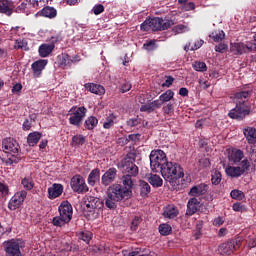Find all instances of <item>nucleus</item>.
<instances>
[{
    "instance_id": "f257e3e1",
    "label": "nucleus",
    "mask_w": 256,
    "mask_h": 256,
    "mask_svg": "<svg viewBox=\"0 0 256 256\" xmlns=\"http://www.w3.org/2000/svg\"><path fill=\"white\" fill-rule=\"evenodd\" d=\"M132 188H133V180L130 179L129 176H123L122 185L112 184L107 189V194H109L110 197L114 198V200L123 201V199H129V197H131Z\"/></svg>"
},
{
    "instance_id": "f03ea898",
    "label": "nucleus",
    "mask_w": 256,
    "mask_h": 256,
    "mask_svg": "<svg viewBox=\"0 0 256 256\" xmlns=\"http://www.w3.org/2000/svg\"><path fill=\"white\" fill-rule=\"evenodd\" d=\"M164 181L175 187L177 185V179H183L185 177V173L183 172V168L181 165L175 162H166L159 170Z\"/></svg>"
},
{
    "instance_id": "7ed1b4c3",
    "label": "nucleus",
    "mask_w": 256,
    "mask_h": 256,
    "mask_svg": "<svg viewBox=\"0 0 256 256\" xmlns=\"http://www.w3.org/2000/svg\"><path fill=\"white\" fill-rule=\"evenodd\" d=\"M248 97L249 91L237 92L235 94L234 99L236 102V107L230 110V112L228 113L231 119H237L238 121H241L245 119L246 115H249V113H251L249 106L245 104V101H247Z\"/></svg>"
},
{
    "instance_id": "20e7f679",
    "label": "nucleus",
    "mask_w": 256,
    "mask_h": 256,
    "mask_svg": "<svg viewBox=\"0 0 256 256\" xmlns=\"http://www.w3.org/2000/svg\"><path fill=\"white\" fill-rule=\"evenodd\" d=\"M175 21L163 20L162 18H150L145 20L140 28L142 31H165L169 27H173Z\"/></svg>"
},
{
    "instance_id": "39448f33",
    "label": "nucleus",
    "mask_w": 256,
    "mask_h": 256,
    "mask_svg": "<svg viewBox=\"0 0 256 256\" xmlns=\"http://www.w3.org/2000/svg\"><path fill=\"white\" fill-rule=\"evenodd\" d=\"M135 153H129L126 157L121 161V169L124 177H137L139 175V167L135 164L136 159Z\"/></svg>"
},
{
    "instance_id": "423d86ee",
    "label": "nucleus",
    "mask_w": 256,
    "mask_h": 256,
    "mask_svg": "<svg viewBox=\"0 0 256 256\" xmlns=\"http://www.w3.org/2000/svg\"><path fill=\"white\" fill-rule=\"evenodd\" d=\"M167 154L163 150H152L150 153V167L153 173H159V170L167 163Z\"/></svg>"
},
{
    "instance_id": "0eeeda50",
    "label": "nucleus",
    "mask_w": 256,
    "mask_h": 256,
    "mask_svg": "<svg viewBox=\"0 0 256 256\" xmlns=\"http://www.w3.org/2000/svg\"><path fill=\"white\" fill-rule=\"evenodd\" d=\"M243 243V238L238 237L234 240H229L228 242L222 243L218 248V253L220 255H231V253H235L241 244Z\"/></svg>"
},
{
    "instance_id": "6e6552de",
    "label": "nucleus",
    "mask_w": 256,
    "mask_h": 256,
    "mask_svg": "<svg viewBox=\"0 0 256 256\" xmlns=\"http://www.w3.org/2000/svg\"><path fill=\"white\" fill-rule=\"evenodd\" d=\"M6 256H23L21 254V241L11 239L4 243Z\"/></svg>"
},
{
    "instance_id": "1a4fd4ad",
    "label": "nucleus",
    "mask_w": 256,
    "mask_h": 256,
    "mask_svg": "<svg viewBox=\"0 0 256 256\" xmlns=\"http://www.w3.org/2000/svg\"><path fill=\"white\" fill-rule=\"evenodd\" d=\"M71 189L75 193H87L89 191V187L87 186V183H85V179L81 175H75L72 177L71 182Z\"/></svg>"
},
{
    "instance_id": "9d476101",
    "label": "nucleus",
    "mask_w": 256,
    "mask_h": 256,
    "mask_svg": "<svg viewBox=\"0 0 256 256\" xmlns=\"http://www.w3.org/2000/svg\"><path fill=\"white\" fill-rule=\"evenodd\" d=\"M25 199H27V191L21 190L16 192L9 200L8 209H10V211H16V209H19V207L23 205Z\"/></svg>"
},
{
    "instance_id": "9b49d317",
    "label": "nucleus",
    "mask_w": 256,
    "mask_h": 256,
    "mask_svg": "<svg viewBox=\"0 0 256 256\" xmlns=\"http://www.w3.org/2000/svg\"><path fill=\"white\" fill-rule=\"evenodd\" d=\"M60 217L70 222L73 219V206L68 201H63L58 208Z\"/></svg>"
},
{
    "instance_id": "f8f14e48",
    "label": "nucleus",
    "mask_w": 256,
    "mask_h": 256,
    "mask_svg": "<svg viewBox=\"0 0 256 256\" xmlns=\"http://www.w3.org/2000/svg\"><path fill=\"white\" fill-rule=\"evenodd\" d=\"M2 149H4V153L17 155L19 153V143L13 138H6L2 142Z\"/></svg>"
},
{
    "instance_id": "ddd939ff",
    "label": "nucleus",
    "mask_w": 256,
    "mask_h": 256,
    "mask_svg": "<svg viewBox=\"0 0 256 256\" xmlns=\"http://www.w3.org/2000/svg\"><path fill=\"white\" fill-rule=\"evenodd\" d=\"M86 113V107L77 108V110L72 114V117L69 118L70 124L76 126L81 125V121H83V118L85 117Z\"/></svg>"
},
{
    "instance_id": "4468645a",
    "label": "nucleus",
    "mask_w": 256,
    "mask_h": 256,
    "mask_svg": "<svg viewBox=\"0 0 256 256\" xmlns=\"http://www.w3.org/2000/svg\"><path fill=\"white\" fill-rule=\"evenodd\" d=\"M85 206L87 207L88 211H93L95 209H102L103 207V200L95 197V196H88L85 200Z\"/></svg>"
},
{
    "instance_id": "2eb2a0df",
    "label": "nucleus",
    "mask_w": 256,
    "mask_h": 256,
    "mask_svg": "<svg viewBox=\"0 0 256 256\" xmlns=\"http://www.w3.org/2000/svg\"><path fill=\"white\" fill-rule=\"evenodd\" d=\"M47 60H37L36 62H34L31 65L32 71H33V76L34 77H41V73H43V69H45V67H47Z\"/></svg>"
},
{
    "instance_id": "dca6fc26",
    "label": "nucleus",
    "mask_w": 256,
    "mask_h": 256,
    "mask_svg": "<svg viewBox=\"0 0 256 256\" xmlns=\"http://www.w3.org/2000/svg\"><path fill=\"white\" fill-rule=\"evenodd\" d=\"M115 177H117V169H108L102 176V184L105 185V187L111 185V183L115 181Z\"/></svg>"
},
{
    "instance_id": "f3484780",
    "label": "nucleus",
    "mask_w": 256,
    "mask_h": 256,
    "mask_svg": "<svg viewBox=\"0 0 256 256\" xmlns=\"http://www.w3.org/2000/svg\"><path fill=\"white\" fill-rule=\"evenodd\" d=\"M13 9H15V6L11 0H0V13L11 17Z\"/></svg>"
},
{
    "instance_id": "a211bd4d",
    "label": "nucleus",
    "mask_w": 256,
    "mask_h": 256,
    "mask_svg": "<svg viewBox=\"0 0 256 256\" xmlns=\"http://www.w3.org/2000/svg\"><path fill=\"white\" fill-rule=\"evenodd\" d=\"M199 207H201L199 200H197V198H191L187 203L186 215L189 217H191V215H195L199 210Z\"/></svg>"
},
{
    "instance_id": "6ab92c4d",
    "label": "nucleus",
    "mask_w": 256,
    "mask_h": 256,
    "mask_svg": "<svg viewBox=\"0 0 256 256\" xmlns=\"http://www.w3.org/2000/svg\"><path fill=\"white\" fill-rule=\"evenodd\" d=\"M243 135L246 137V141L249 145L256 144V128L246 127L243 129Z\"/></svg>"
},
{
    "instance_id": "aec40b11",
    "label": "nucleus",
    "mask_w": 256,
    "mask_h": 256,
    "mask_svg": "<svg viewBox=\"0 0 256 256\" xmlns=\"http://www.w3.org/2000/svg\"><path fill=\"white\" fill-rule=\"evenodd\" d=\"M207 191H209V186L207 184H199V185L193 186L190 189V195H192V197H199L201 195H205Z\"/></svg>"
},
{
    "instance_id": "412c9836",
    "label": "nucleus",
    "mask_w": 256,
    "mask_h": 256,
    "mask_svg": "<svg viewBox=\"0 0 256 256\" xmlns=\"http://www.w3.org/2000/svg\"><path fill=\"white\" fill-rule=\"evenodd\" d=\"M55 50V46L53 44L44 43L39 46L38 52L40 57H49L53 51Z\"/></svg>"
},
{
    "instance_id": "4be33fe9",
    "label": "nucleus",
    "mask_w": 256,
    "mask_h": 256,
    "mask_svg": "<svg viewBox=\"0 0 256 256\" xmlns=\"http://www.w3.org/2000/svg\"><path fill=\"white\" fill-rule=\"evenodd\" d=\"M63 193V185L53 184L52 187L48 189L49 199H57Z\"/></svg>"
},
{
    "instance_id": "5701e85b",
    "label": "nucleus",
    "mask_w": 256,
    "mask_h": 256,
    "mask_svg": "<svg viewBox=\"0 0 256 256\" xmlns=\"http://www.w3.org/2000/svg\"><path fill=\"white\" fill-rule=\"evenodd\" d=\"M245 154L240 149H232L228 154V159L232 163H240Z\"/></svg>"
},
{
    "instance_id": "b1692460",
    "label": "nucleus",
    "mask_w": 256,
    "mask_h": 256,
    "mask_svg": "<svg viewBox=\"0 0 256 256\" xmlns=\"http://www.w3.org/2000/svg\"><path fill=\"white\" fill-rule=\"evenodd\" d=\"M85 88L94 93V95H105V87L99 84L89 83L85 85Z\"/></svg>"
},
{
    "instance_id": "393cba45",
    "label": "nucleus",
    "mask_w": 256,
    "mask_h": 256,
    "mask_svg": "<svg viewBox=\"0 0 256 256\" xmlns=\"http://www.w3.org/2000/svg\"><path fill=\"white\" fill-rule=\"evenodd\" d=\"M247 49H249V47L243 43H234L230 46V51L233 53V55H243Z\"/></svg>"
},
{
    "instance_id": "a878e982",
    "label": "nucleus",
    "mask_w": 256,
    "mask_h": 256,
    "mask_svg": "<svg viewBox=\"0 0 256 256\" xmlns=\"http://www.w3.org/2000/svg\"><path fill=\"white\" fill-rule=\"evenodd\" d=\"M163 215L167 219H175L179 215V210L175 206L169 205L164 209Z\"/></svg>"
},
{
    "instance_id": "bb28decb",
    "label": "nucleus",
    "mask_w": 256,
    "mask_h": 256,
    "mask_svg": "<svg viewBox=\"0 0 256 256\" xmlns=\"http://www.w3.org/2000/svg\"><path fill=\"white\" fill-rule=\"evenodd\" d=\"M40 15L48 19H55L57 17V10L51 6H46L41 10Z\"/></svg>"
},
{
    "instance_id": "cd10ccee",
    "label": "nucleus",
    "mask_w": 256,
    "mask_h": 256,
    "mask_svg": "<svg viewBox=\"0 0 256 256\" xmlns=\"http://www.w3.org/2000/svg\"><path fill=\"white\" fill-rule=\"evenodd\" d=\"M148 181L152 187H163V178L157 174H150L148 177Z\"/></svg>"
},
{
    "instance_id": "c85d7f7f",
    "label": "nucleus",
    "mask_w": 256,
    "mask_h": 256,
    "mask_svg": "<svg viewBox=\"0 0 256 256\" xmlns=\"http://www.w3.org/2000/svg\"><path fill=\"white\" fill-rule=\"evenodd\" d=\"M225 171L229 177H241V175H243V170H241L239 166H229Z\"/></svg>"
},
{
    "instance_id": "c756f323",
    "label": "nucleus",
    "mask_w": 256,
    "mask_h": 256,
    "mask_svg": "<svg viewBox=\"0 0 256 256\" xmlns=\"http://www.w3.org/2000/svg\"><path fill=\"white\" fill-rule=\"evenodd\" d=\"M41 139V133L39 132H33L30 133L27 137V143L30 147H35L37 143H39V140Z\"/></svg>"
},
{
    "instance_id": "7c9ffc66",
    "label": "nucleus",
    "mask_w": 256,
    "mask_h": 256,
    "mask_svg": "<svg viewBox=\"0 0 256 256\" xmlns=\"http://www.w3.org/2000/svg\"><path fill=\"white\" fill-rule=\"evenodd\" d=\"M100 175L101 171H99L98 168L92 170L88 176V184H90L92 187L95 186V183L98 182Z\"/></svg>"
},
{
    "instance_id": "2f4dec72",
    "label": "nucleus",
    "mask_w": 256,
    "mask_h": 256,
    "mask_svg": "<svg viewBox=\"0 0 256 256\" xmlns=\"http://www.w3.org/2000/svg\"><path fill=\"white\" fill-rule=\"evenodd\" d=\"M192 68L198 73H205V71H207V64L203 61H194L192 63Z\"/></svg>"
},
{
    "instance_id": "473e14b6",
    "label": "nucleus",
    "mask_w": 256,
    "mask_h": 256,
    "mask_svg": "<svg viewBox=\"0 0 256 256\" xmlns=\"http://www.w3.org/2000/svg\"><path fill=\"white\" fill-rule=\"evenodd\" d=\"M173 97H175V92H173L172 90H167L159 96V100L163 105V103H169V101H171Z\"/></svg>"
},
{
    "instance_id": "72a5a7b5",
    "label": "nucleus",
    "mask_w": 256,
    "mask_h": 256,
    "mask_svg": "<svg viewBox=\"0 0 256 256\" xmlns=\"http://www.w3.org/2000/svg\"><path fill=\"white\" fill-rule=\"evenodd\" d=\"M210 39H213V41H215V43H219L220 41H223V39H225V32H223V30H217L212 32L209 35Z\"/></svg>"
},
{
    "instance_id": "f704fd0d",
    "label": "nucleus",
    "mask_w": 256,
    "mask_h": 256,
    "mask_svg": "<svg viewBox=\"0 0 256 256\" xmlns=\"http://www.w3.org/2000/svg\"><path fill=\"white\" fill-rule=\"evenodd\" d=\"M149 193H151V186L149 185V183L141 180L140 181V195L142 197H145V196L149 195Z\"/></svg>"
},
{
    "instance_id": "c9c22d12",
    "label": "nucleus",
    "mask_w": 256,
    "mask_h": 256,
    "mask_svg": "<svg viewBox=\"0 0 256 256\" xmlns=\"http://www.w3.org/2000/svg\"><path fill=\"white\" fill-rule=\"evenodd\" d=\"M117 203H119V200H115L111 197V194H107L105 205L108 209H117Z\"/></svg>"
},
{
    "instance_id": "e433bc0d",
    "label": "nucleus",
    "mask_w": 256,
    "mask_h": 256,
    "mask_svg": "<svg viewBox=\"0 0 256 256\" xmlns=\"http://www.w3.org/2000/svg\"><path fill=\"white\" fill-rule=\"evenodd\" d=\"M78 238L81 239V241H84V243H89V241L93 239V233L89 231H82L78 234Z\"/></svg>"
},
{
    "instance_id": "4c0bfd02",
    "label": "nucleus",
    "mask_w": 256,
    "mask_h": 256,
    "mask_svg": "<svg viewBox=\"0 0 256 256\" xmlns=\"http://www.w3.org/2000/svg\"><path fill=\"white\" fill-rule=\"evenodd\" d=\"M99 123V120H97L95 117H89L87 118V120L85 121V127L86 129H95V127H97V124Z\"/></svg>"
},
{
    "instance_id": "58836bf2",
    "label": "nucleus",
    "mask_w": 256,
    "mask_h": 256,
    "mask_svg": "<svg viewBox=\"0 0 256 256\" xmlns=\"http://www.w3.org/2000/svg\"><path fill=\"white\" fill-rule=\"evenodd\" d=\"M52 223L55 227H63V225H66V223H69V220H66L61 215H59L53 218Z\"/></svg>"
},
{
    "instance_id": "ea45409f",
    "label": "nucleus",
    "mask_w": 256,
    "mask_h": 256,
    "mask_svg": "<svg viewBox=\"0 0 256 256\" xmlns=\"http://www.w3.org/2000/svg\"><path fill=\"white\" fill-rule=\"evenodd\" d=\"M211 177V182L213 185H219V183H221V172L218 170H212Z\"/></svg>"
},
{
    "instance_id": "a19ab883",
    "label": "nucleus",
    "mask_w": 256,
    "mask_h": 256,
    "mask_svg": "<svg viewBox=\"0 0 256 256\" xmlns=\"http://www.w3.org/2000/svg\"><path fill=\"white\" fill-rule=\"evenodd\" d=\"M162 111H163L164 115H169L171 117V115H173V113H175V106L173 105V103L165 104L162 107Z\"/></svg>"
},
{
    "instance_id": "79ce46f5",
    "label": "nucleus",
    "mask_w": 256,
    "mask_h": 256,
    "mask_svg": "<svg viewBox=\"0 0 256 256\" xmlns=\"http://www.w3.org/2000/svg\"><path fill=\"white\" fill-rule=\"evenodd\" d=\"M21 183L24 189H26L27 191H31V189H33L34 183L31 177H25L24 179H22Z\"/></svg>"
},
{
    "instance_id": "37998d69",
    "label": "nucleus",
    "mask_w": 256,
    "mask_h": 256,
    "mask_svg": "<svg viewBox=\"0 0 256 256\" xmlns=\"http://www.w3.org/2000/svg\"><path fill=\"white\" fill-rule=\"evenodd\" d=\"M172 31L173 33H176V34L187 33V31H189V27L183 24H179L174 26Z\"/></svg>"
},
{
    "instance_id": "c03bdc74",
    "label": "nucleus",
    "mask_w": 256,
    "mask_h": 256,
    "mask_svg": "<svg viewBox=\"0 0 256 256\" xmlns=\"http://www.w3.org/2000/svg\"><path fill=\"white\" fill-rule=\"evenodd\" d=\"M230 195L232 199H237L238 201H243V199H245V194L240 190H232Z\"/></svg>"
},
{
    "instance_id": "a18cd8bd",
    "label": "nucleus",
    "mask_w": 256,
    "mask_h": 256,
    "mask_svg": "<svg viewBox=\"0 0 256 256\" xmlns=\"http://www.w3.org/2000/svg\"><path fill=\"white\" fill-rule=\"evenodd\" d=\"M115 125V116L110 115L103 124L104 129H111Z\"/></svg>"
},
{
    "instance_id": "49530a36",
    "label": "nucleus",
    "mask_w": 256,
    "mask_h": 256,
    "mask_svg": "<svg viewBox=\"0 0 256 256\" xmlns=\"http://www.w3.org/2000/svg\"><path fill=\"white\" fill-rule=\"evenodd\" d=\"M159 233L164 236L169 235V233H171V227L169 224H161L159 226Z\"/></svg>"
},
{
    "instance_id": "de8ad7c7",
    "label": "nucleus",
    "mask_w": 256,
    "mask_h": 256,
    "mask_svg": "<svg viewBox=\"0 0 256 256\" xmlns=\"http://www.w3.org/2000/svg\"><path fill=\"white\" fill-rule=\"evenodd\" d=\"M198 83L202 89H209L211 87V82L205 77H200Z\"/></svg>"
},
{
    "instance_id": "09e8293b",
    "label": "nucleus",
    "mask_w": 256,
    "mask_h": 256,
    "mask_svg": "<svg viewBox=\"0 0 256 256\" xmlns=\"http://www.w3.org/2000/svg\"><path fill=\"white\" fill-rule=\"evenodd\" d=\"M146 51H155L157 49V45H155V40H150L143 45Z\"/></svg>"
},
{
    "instance_id": "8fccbe9b",
    "label": "nucleus",
    "mask_w": 256,
    "mask_h": 256,
    "mask_svg": "<svg viewBox=\"0 0 256 256\" xmlns=\"http://www.w3.org/2000/svg\"><path fill=\"white\" fill-rule=\"evenodd\" d=\"M143 219L140 216H135L131 223V230L137 231V227H139V223H141Z\"/></svg>"
},
{
    "instance_id": "3c124183",
    "label": "nucleus",
    "mask_w": 256,
    "mask_h": 256,
    "mask_svg": "<svg viewBox=\"0 0 256 256\" xmlns=\"http://www.w3.org/2000/svg\"><path fill=\"white\" fill-rule=\"evenodd\" d=\"M240 165V169L243 173H245V171H249V168L251 167V163L247 159L242 160Z\"/></svg>"
},
{
    "instance_id": "603ef678",
    "label": "nucleus",
    "mask_w": 256,
    "mask_h": 256,
    "mask_svg": "<svg viewBox=\"0 0 256 256\" xmlns=\"http://www.w3.org/2000/svg\"><path fill=\"white\" fill-rule=\"evenodd\" d=\"M133 87V85H131L130 82H124L121 86H120V92L121 93H127L128 91H131V88Z\"/></svg>"
},
{
    "instance_id": "864d4df0",
    "label": "nucleus",
    "mask_w": 256,
    "mask_h": 256,
    "mask_svg": "<svg viewBox=\"0 0 256 256\" xmlns=\"http://www.w3.org/2000/svg\"><path fill=\"white\" fill-rule=\"evenodd\" d=\"M94 15H101L105 11V7L102 4H97L92 9Z\"/></svg>"
},
{
    "instance_id": "5fc2aeb1",
    "label": "nucleus",
    "mask_w": 256,
    "mask_h": 256,
    "mask_svg": "<svg viewBox=\"0 0 256 256\" xmlns=\"http://www.w3.org/2000/svg\"><path fill=\"white\" fill-rule=\"evenodd\" d=\"M150 107H152V111H155L156 109H161V107H163V104L160 99H157L150 103Z\"/></svg>"
},
{
    "instance_id": "6e6d98bb",
    "label": "nucleus",
    "mask_w": 256,
    "mask_h": 256,
    "mask_svg": "<svg viewBox=\"0 0 256 256\" xmlns=\"http://www.w3.org/2000/svg\"><path fill=\"white\" fill-rule=\"evenodd\" d=\"M48 41H50L49 45H54L55 48V44L63 41V38L61 37V35L57 34L55 36H52Z\"/></svg>"
},
{
    "instance_id": "4d7b16f0",
    "label": "nucleus",
    "mask_w": 256,
    "mask_h": 256,
    "mask_svg": "<svg viewBox=\"0 0 256 256\" xmlns=\"http://www.w3.org/2000/svg\"><path fill=\"white\" fill-rule=\"evenodd\" d=\"M73 143H75V145H83V143H85V138L81 135L79 136H74L72 138Z\"/></svg>"
},
{
    "instance_id": "13d9d810",
    "label": "nucleus",
    "mask_w": 256,
    "mask_h": 256,
    "mask_svg": "<svg viewBox=\"0 0 256 256\" xmlns=\"http://www.w3.org/2000/svg\"><path fill=\"white\" fill-rule=\"evenodd\" d=\"M215 51L217 53H225L227 51V44L225 43H220L217 46H215Z\"/></svg>"
},
{
    "instance_id": "bf43d9fd",
    "label": "nucleus",
    "mask_w": 256,
    "mask_h": 256,
    "mask_svg": "<svg viewBox=\"0 0 256 256\" xmlns=\"http://www.w3.org/2000/svg\"><path fill=\"white\" fill-rule=\"evenodd\" d=\"M232 209L233 211L243 213V211H245V206L241 205V203H234Z\"/></svg>"
},
{
    "instance_id": "052dcab7",
    "label": "nucleus",
    "mask_w": 256,
    "mask_h": 256,
    "mask_svg": "<svg viewBox=\"0 0 256 256\" xmlns=\"http://www.w3.org/2000/svg\"><path fill=\"white\" fill-rule=\"evenodd\" d=\"M140 111L147 112V113H152L153 108L151 107V104L149 103V104L142 105L140 107Z\"/></svg>"
},
{
    "instance_id": "680f3d73",
    "label": "nucleus",
    "mask_w": 256,
    "mask_h": 256,
    "mask_svg": "<svg viewBox=\"0 0 256 256\" xmlns=\"http://www.w3.org/2000/svg\"><path fill=\"white\" fill-rule=\"evenodd\" d=\"M127 125H128L129 127H137V125H139V119H137V118L129 119V120L127 121Z\"/></svg>"
},
{
    "instance_id": "e2e57ef3",
    "label": "nucleus",
    "mask_w": 256,
    "mask_h": 256,
    "mask_svg": "<svg viewBox=\"0 0 256 256\" xmlns=\"http://www.w3.org/2000/svg\"><path fill=\"white\" fill-rule=\"evenodd\" d=\"M203 46V40H198L194 43V46L191 47V51H197V49H201Z\"/></svg>"
},
{
    "instance_id": "0e129e2a",
    "label": "nucleus",
    "mask_w": 256,
    "mask_h": 256,
    "mask_svg": "<svg viewBox=\"0 0 256 256\" xmlns=\"http://www.w3.org/2000/svg\"><path fill=\"white\" fill-rule=\"evenodd\" d=\"M223 223H225V220H223V217H217L213 221V225H215L216 227H221Z\"/></svg>"
},
{
    "instance_id": "69168bd1",
    "label": "nucleus",
    "mask_w": 256,
    "mask_h": 256,
    "mask_svg": "<svg viewBox=\"0 0 256 256\" xmlns=\"http://www.w3.org/2000/svg\"><path fill=\"white\" fill-rule=\"evenodd\" d=\"M0 193H2V195H7L9 193V187L1 182H0Z\"/></svg>"
},
{
    "instance_id": "338daca9",
    "label": "nucleus",
    "mask_w": 256,
    "mask_h": 256,
    "mask_svg": "<svg viewBox=\"0 0 256 256\" xmlns=\"http://www.w3.org/2000/svg\"><path fill=\"white\" fill-rule=\"evenodd\" d=\"M6 165H13V163H17V157L13 154L11 157L5 160Z\"/></svg>"
},
{
    "instance_id": "774afa93",
    "label": "nucleus",
    "mask_w": 256,
    "mask_h": 256,
    "mask_svg": "<svg viewBox=\"0 0 256 256\" xmlns=\"http://www.w3.org/2000/svg\"><path fill=\"white\" fill-rule=\"evenodd\" d=\"M23 89V85L21 83H17L12 88V93H20V91Z\"/></svg>"
}]
</instances>
